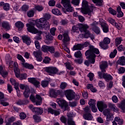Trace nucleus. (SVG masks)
<instances>
[{
    "mask_svg": "<svg viewBox=\"0 0 125 125\" xmlns=\"http://www.w3.org/2000/svg\"><path fill=\"white\" fill-rule=\"evenodd\" d=\"M100 52L98 49L95 48L92 45H90L89 49L87 50L85 53V56H88L89 58V61L86 60L84 62V65H86L87 67L89 66V63L94 64L95 63V58L96 55L95 54H99Z\"/></svg>",
    "mask_w": 125,
    "mask_h": 125,
    "instance_id": "obj_1",
    "label": "nucleus"
},
{
    "mask_svg": "<svg viewBox=\"0 0 125 125\" xmlns=\"http://www.w3.org/2000/svg\"><path fill=\"white\" fill-rule=\"evenodd\" d=\"M36 26L39 29H44L45 30H49L50 24L45 19L43 18H40L36 22Z\"/></svg>",
    "mask_w": 125,
    "mask_h": 125,
    "instance_id": "obj_2",
    "label": "nucleus"
},
{
    "mask_svg": "<svg viewBox=\"0 0 125 125\" xmlns=\"http://www.w3.org/2000/svg\"><path fill=\"white\" fill-rule=\"evenodd\" d=\"M83 8L81 9L82 13L83 14H88L89 16H91L93 14V7L88 6L87 1L84 0L83 1Z\"/></svg>",
    "mask_w": 125,
    "mask_h": 125,
    "instance_id": "obj_3",
    "label": "nucleus"
},
{
    "mask_svg": "<svg viewBox=\"0 0 125 125\" xmlns=\"http://www.w3.org/2000/svg\"><path fill=\"white\" fill-rule=\"evenodd\" d=\"M26 27H27V31L30 32V33H32V34H38L39 36H36L34 39L37 41H40L42 40V37H41V35L42 34V32L41 31H38L37 28H35L33 25L27 23Z\"/></svg>",
    "mask_w": 125,
    "mask_h": 125,
    "instance_id": "obj_4",
    "label": "nucleus"
},
{
    "mask_svg": "<svg viewBox=\"0 0 125 125\" xmlns=\"http://www.w3.org/2000/svg\"><path fill=\"white\" fill-rule=\"evenodd\" d=\"M30 99L32 102L35 103L36 105H41L42 102V99L40 95L37 94L36 97L34 95H31Z\"/></svg>",
    "mask_w": 125,
    "mask_h": 125,
    "instance_id": "obj_5",
    "label": "nucleus"
},
{
    "mask_svg": "<svg viewBox=\"0 0 125 125\" xmlns=\"http://www.w3.org/2000/svg\"><path fill=\"white\" fill-rule=\"evenodd\" d=\"M81 28L83 29H81V33L84 32V37L86 39H87L88 38H92V37H93V35L90 33V32L87 30V29H88L89 28V26L87 25V24H84L82 25L81 26Z\"/></svg>",
    "mask_w": 125,
    "mask_h": 125,
    "instance_id": "obj_6",
    "label": "nucleus"
},
{
    "mask_svg": "<svg viewBox=\"0 0 125 125\" xmlns=\"http://www.w3.org/2000/svg\"><path fill=\"white\" fill-rule=\"evenodd\" d=\"M44 71L48 73L50 76H52V75H56L58 72V69L56 67L50 66L46 67L44 68Z\"/></svg>",
    "mask_w": 125,
    "mask_h": 125,
    "instance_id": "obj_7",
    "label": "nucleus"
},
{
    "mask_svg": "<svg viewBox=\"0 0 125 125\" xmlns=\"http://www.w3.org/2000/svg\"><path fill=\"white\" fill-rule=\"evenodd\" d=\"M98 75L100 79H104L106 82H109L113 80V77L108 73H105L104 72H99Z\"/></svg>",
    "mask_w": 125,
    "mask_h": 125,
    "instance_id": "obj_8",
    "label": "nucleus"
},
{
    "mask_svg": "<svg viewBox=\"0 0 125 125\" xmlns=\"http://www.w3.org/2000/svg\"><path fill=\"white\" fill-rule=\"evenodd\" d=\"M20 87L21 89H22L23 90L25 89V91L23 93V95L25 98H29V96H30V94L31 93V92L30 91V88H29V86H28L27 85H25L23 84H21L20 85Z\"/></svg>",
    "mask_w": 125,
    "mask_h": 125,
    "instance_id": "obj_9",
    "label": "nucleus"
},
{
    "mask_svg": "<svg viewBox=\"0 0 125 125\" xmlns=\"http://www.w3.org/2000/svg\"><path fill=\"white\" fill-rule=\"evenodd\" d=\"M110 111V109H106L104 111V115L106 117V122H110V121H113V119H114V116H113V114L111 113V112Z\"/></svg>",
    "mask_w": 125,
    "mask_h": 125,
    "instance_id": "obj_10",
    "label": "nucleus"
},
{
    "mask_svg": "<svg viewBox=\"0 0 125 125\" xmlns=\"http://www.w3.org/2000/svg\"><path fill=\"white\" fill-rule=\"evenodd\" d=\"M33 55L36 58V60L39 62H42V52L41 50L34 51Z\"/></svg>",
    "mask_w": 125,
    "mask_h": 125,
    "instance_id": "obj_11",
    "label": "nucleus"
},
{
    "mask_svg": "<svg viewBox=\"0 0 125 125\" xmlns=\"http://www.w3.org/2000/svg\"><path fill=\"white\" fill-rule=\"evenodd\" d=\"M57 102L62 108H63V107H64V109H67V108H68V103L66 102V101L62 99H57Z\"/></svg>",
    "mask_w": 125,
    "mask_h": 125,
    "instance_id": "obj_12",
    "label": "nucleus"
},
{
    "mask_svg": "<svg viewBox=\"0 0 125 125\" xmlns=\"http://www.w3.org/2000/svg\"><path fill=\"white\" fill-rule=\"evenodd\" d=\"M62 42H63L64 45H68L70 43V37H69V34L67 32H65L63 34Z\"/></svg>",
    "mask_w": 125,
    "mask_h": 125,
    "instance_id": "obj_13",
    "label": "nucleus"
},
{
    "mask_svg": "<svg viewBox=\"0 0 125 125\" xmlns=\"http://www.w3.org/2000/svg\"><path fill=\"white\" fill-rule=\"evenodd\" d=\"M66 98L69 101L73 100L75 98V95L74 92L72 90H66L65 93Z\"/></svg>",
    "mask_w": 125,
    "mask_h": 125,
    "instance_id": "obj_14",
    "label": "nucleus"
},
{
    "mask_svg": "<svg viewBox=\"0 0 125 125\" xmlns=\"http://www.w3.org/2000/svg\"><path fill=\"white\" fill-rule=\"evenodd\" d=\"M96 101L93 99H90L88 103L89 105L91 107L92 112L94 113H96L97 112V108L96 106V103H95Z\"/></svg>",
    "mask_w": 125,
    "mask_h": 125,
    "instance_id": "obj_15",
    "label": "nucleus"
},
{
    "mask_svg": "<svg viewBox=\"0 0 125 125\" xmlns=\"http://www.w3.org/2000/svg\"><path fill=\"white\" fill-rule=\"evenodd\" d=\"M98 24V23H97V22L94 21L90 25L91 26L92 31H93V32L98 35L100 34V29H99V27L97 26V25Z\"/></svg>",
    "mask_w": 125,
    "mask_h": 125,
    "instance_id": "obj_16",
    "label": "nucleus"
},
{
    "mask_svg": "<svg viewBox=\"0 0 125 125\" xmlns=\"http://www.w3.org/2000/svg\"><path fill=\"white\" fill-rule=\"evenodd\" d=\"M98 109L102 112L104 109L107 108V105L106 104L104 103L103 102H98L97 104Z\"/></svg>",
    "mask_w": 125,
    "mask_h": 125,
    "instance_id": "obj_17",
    "label": "nucleus"
},
{
    "mask_svg": "<svg viewBox=\"0 0 125 125\" xmlns=\"http://www.w3.org/2000/svg\"><path fill=\"white\" fill-rule=\"evenodd\" d=\"M29 83H31L36 86V87H39L40 83L39 81L37 80V79L35 78H30L28 79Z\"/></svg>",
    "mask_w": 125,
    "mask_h": 125,
    "instance_id": "obj_18",
    "label": "nucleus"
},
{
    "mask_svg": "<svg viewBox=\"0 0 125 125\" xmlns=\"http://www.w3.org/2000/svg\"><path fill=\"white\" fill-rule=\"evenodd\" d=\"M50 96L51 97H55V96H57L59 95L61 93V91L59 90H55L53 89H51L50 90Z\"/></svg>",
    "mask_w": 125,
    "mask_h": 125,
    "instance_id": "obj_19",
    "label": "nucleus"
},
{
    "mask_svg": "<svg viewBox=\"0 0 125 125\" xmlns=\"http://www.w3.org/2000/svg\"><path fill=\"white\" fill-rule=\"evenodd\" d=\"M101 70V73H105L106 72V68H108V63L107 62H102V64L100 65Z\"/></svg>",
    "mask_w": 125,
    "mask_h": 125,
    "instance_id": "obj_20",
    "label": "nucleus"
},
{
    "mask_svg": "<svg viewBox=\"0 0 125 125\" xmlns=\"http://www.w3.org/2000/svg\"><path fill=\"white\" fill-rule=\"evenodd\" d=\"M22 40L23 41V42L27 45H30V44H31V42H32L31 39H30V37L28 36H22Z\"/></svg>",
    "mask_w": 125,
    "mask_h": 125,
    "instance_id": "obj_21",
    "label": "nucleus"
},
{
    "mask_svg": "<svg viewBox=\"0 0 125 125\" xmlns=\"http://www.w3.org/2000/svg\"><path fill=\"white\" fill-rule=\"evenodd\" d=\"M33 112L35 113L37 115H42V113H43V109L42 107H35L33 109H32Z\"/></svg>",
    "mask_w": 125,
    "mask_h": 125,
    "instance_id": "obj_22",
    "label": "nucleus"
},
{
    "mask_svg": "<svg viewBox=\"0 0 125 125\" xmlns=\"http://www.w3.org/2000/svg\"><path fill=\"white\" fill-rule=\"evenodd\" d=\"M67 6H64V7L66 9V11L64 10V8H62V11L64 13L66 12H73L74 11V8L71 6V4H68V5H66Z\"/></svg>",
    "mask_w": 125,
    "mask_h": 125,
    "instance_id": "obj_23",
    "label": "nucleus"
},
{
    "mask_svg": "<svg viewBox=\"0 0 125 125\" xmlns=\"http://www.w3.org/2000/svg\"><path fill=\"white\" fill-rule=\"evenodd\" d=\"M5 61L7 62V64H8L9 65V67L10 68H12V66H11V64L13 63V61H11V58H10V56H9V54H7L5 57Z\"/></svg>",
    "mask_w": 125,
    "mask_h": 125,
    "instance_id": "obj_24",
    "label": "nucleus"
},
{
    "mask_svg": "<svg viewBox=\"0 0 125 125\" xmlns=\"http://www.w3.org/2000/svg\"><path fill=\"white\" fill-rule=\"evenodd\" d=\"M2 27L7 31L10 30V24L7 21H4L2 22Z\"/></svg>",
    "mask_w": 125,
    "mask_h": 125,
    "instance_id": "obj_25",
    "label": "nucleus"
},
{
    "mask_svg": "<svg viewBox=\"0 0 125 125\" xmlns=\"http://www.w3.org/2000/svg\"><path fill=\"white\" fill-rule=\"evenodd\" d=\"M83 117L84 120H86L87 121H92L93 119V116L90 113H85L83 115Z\"/></svg>",
    "mask_w": 125,
    "mask_h": 125,
    "instance_id": "obj_26",
    "label": "nucleus"
},
{
    "mask_svg": "<svg viewBox=\"0 0 125 125\" xmlns=\"http://www.w3.org/2000/svg\"><path fill=\"white\" fill-rule=\"evenodd\" d=\"M0 74L3 78H5V77L7 76L8 73H7V71L4 70L2 66H0Z\"/></svg>",
    "mask_w": 125,
    "mask_h": 125,
    "instance_id": "obj_27",
    "label": "nucleus"
},
{
    "mask_svg": "<svg viewBox=\"0 0 125 125\" xmlns=\"http://www.w3.org/2000/svg\"><path fill=\"white\" fill-rule=\"evenodd\" d=\"M108 107L110 109L113 110L114 112H119V108L114 104L109 103H108Z\"/></svg>",
    "mask_w": 125,
    "mask_h": 125,
    "instance_id": "obj_28",
    "label": "nucleus"
},
{
    "mask_svg": "<svg viewBox=\"0 0 125 125\" xmlns=\"http://www.w3.org/2000/svg\"><path fill=\"white\" fill-rule=\"evenodd\" d=\"M83 48V44H77L73 46V50H82Z\"/></svg>",
    "mask_w": 125,
    "mask_h": 125,
    "instance_id": "obj_29",
    "label": "nucleus"
},
{
    "mask_svg": "<svg viewBox=\"0 0 125 125\" xmlns=\"http://www.w3.org/2000/svg\"><path fill=\"white\" fill-rule=\"evenodd\" d=\"M34 9L38 12H41L43 10L44 7L42 5H34Z\"/></svg>",
    "mask_w": 125,
    "mask_h": 125,
    "instance_id": "obj_30",
    "label": "nucleus"
},
{
    "mask_svg": "<svg viewBox=\"0 0 125 125\" xmlns=\"http://www.w3.org/2000/svg\"><path fill=\"white\" fill-rule=\"evenodd\" d=\"M67 123L68 125H76V123H75V121L73 120V118L71 117L70 116H68Z\"/></svg>",
    "mask_w": 125,
    "mask_h": 125,
    "instance_id": "obj_31",
    "label": "nucleus"
},
{
    "mask_svg": "<svg viewBox=\"0 0 125 125\" xmlns=\"http://www.w3.org/2000/svg\"><path fill=\"white\" fill-rule=\"evenodd\" d=\"M16 26L18 28L19 30L20 31H21L24 27V23H23L21 21H18L16 23Z\"/></svg>",
    "mask_w": 125,
    "mask_h": 125,
    "instance_id": "obj_32",
    "label": "nucleus"
},
{
    "mask_svg": "<svg viewBox=\"0 0 125 125\" xmlns=\"http://www.w3.org/2000/svg\"><path fill=\"white\" fill-rule=\"evenodd\" d=\"M119 108L122 109L123 111L125 110V100H123L121 101L120 104H118Z\"/></svg>",
    "mask_w": 125,
    "mask_h": 125,
    "instance_id": "obj_33",
    "label": "nucleus"
},
{
    "mask_svg": "<svg viewBox=\"0 0 125 125\" xmlns=\"http://www.w3.org/2000/svg\"><path fill=\"white\" fill-rule=\"evenodd\" d=\"M101 26L103 28L104 33H108L109 32V26L108 24L104 23V24H102Z\"/></svg>",
    "mask_w": 125,
    "mask_h": 125,
    "instance_id": "obj_34",
    "label": "nucleus"
},
{
    "mask_svg": "<svg viewBox=\"0 0 125 125\" xmlns=\"http://www.w3.org/2000/svg\"><path fill=\"white\" fill-rule=\"evenodd\" d=\"M22 66L26 69H29V70H32V69L34 68V65L26 62H24L23 64H22Z\"/></svg>",
    "mask_w": 125,
    "mask_h": 125,
    "instance_id": "obj_35",
    "label": "nucleus"
},
{
    "mask_svg": "<svg viewBox=\"0 0 125 125\" xmlns=\"http://www.w3.org/2000/svg\"><path fill=\"white\" fill-rule=\"evenodd\" d=\"M118 63L120 64V65H121L122 66L125 65V57L124 56L120 57L118 60Z\"/></svg>",
    "mask_w": 125,
    "mask_h": 125,
    "instance_id": "obj_36",
    "label": "nucleus"
},
{
    "mask_svg": "<svg viewBox=\"0 0 125 125\" xmlns=\"http://www.w3.org/2000/svg\"><path fill=\"white\" fill-rule=\"evenodd\" d=\"M82 25H84V24H80V26H79V27H76L75 26H74L73 27H72V31L73 32V33H75L76 32H78V31H80L81 32V30H83V28H82L81 27V26Z\"/></svg>",
    "mask_w": 125,
    "mask_h": 125,
    "instance_id": "obj_37",
    "label": "nucleus"
},
{
    "mask_svg": "<svg viewBox=\"0 0 125 125\" xmlns=\"http://www.w3.org/2000/svg\"><path fill=\"white\" fill-rule=\"evenodd\" d=\"M17 59L21 61V65L23 64L25 62V59H24V58L20 55V54H18L17 57Z\"/></svg>",
    "mask_w": 125,
    "mask_h": 125,
    "instance_id": "obj_38",
    "label": "nucleus"
},
{
    "mask_svg": "<svg viewBox=\"0 0 125 125\" xmlns=\"http://www.w3.org/2000/svg\"><path fill=\"white\" fill-rule=\"evenodd\" d=\"M34 9L33 10H30L27 12V15L28 17H34V15H35V11H34Z\"/></svg>",
    "mask_w": 125,
    "mask_h": 125,
    "instance_id": "obj_39",
    "label": "nucleus"
},
{
    "mask_svg": "<svg viewBox=\"0 0 125 125\" xmlns=\"http://www.w3.org/2000/svg\"><path fill=\"white\" fill-rule=\"evenodd\" d=\"M114 120L116 122H117V124H118V125H123V124H124V120H123V119H121V118H120V117H115Z\"/></svg>",
    "mask_w": 125,
    "mask_h": 125,
    "instance_id": "obj_40",
    "label": "nucleus"
},
{
    "mask_svg": "<svg viewBox=\"0 0 125 125\" xmlns=\"http://www.w3.org/2000/svg\"><path fill=\"white\" fill-rule=\"evenodd\" d=\"M52 12L53 14H55V15H61V12L58 9H53L52 10Z\"/></svg>",
    "mask_w": 125,
    "mask_h": 125,
    "instance_id": "obj_41",
    "label": "nucleus"
},
{
    "mask_svg": "<svg viewBox=\"0 0 125 125\" xmlns=\"http://www.w3.org/2000/svg\"><path fill=\"white\" fill-rule=\"evenodd\" d=\"M108 44L104 43V42H100V46L103 48V49H107L108 48Z\"/></svg>",
    "mask_w": 125,
    "mask_h": 125,
    "instance_id": "obj_42",
    "label": "nucleus"
},
{
    "mask_svg": "<svg viewBox=\"0 0 125 125\" xmlns=\"http://www.w3.org/2000/svg\"><path fill=\"white\" fill-rule=\"evenodd\" d=\"M82 52H81V51H78L74 54V56L76 58H82L83 57H82Z\"/></svg>",
    "mask_w": 125,
    "mask_h": 125,
    "instance_id": "obj_43",
    "label": "nucleus"
},
{
    "mask_svg": "<svg viewBox=\"0 0 125 125\" xmlns=\"http://www.w3.org/2000/svg\"><path fill=\"white\" fill-rule=\"evenodd\" d=\"M118 53V51H117V49H114L113 52H111V53L109 55V57L110 58H114L117 54Z\"/></svg>",
    "mask_w": 125,
    "mask_h": 125,
    "instance_id": "obj_44",
    "label": "nucleus"
},
{
    "mask_svg": "<svg viewBox=\"0 0 125 125\" xmlns=\"http://www.w3.org/2000/svg\"><path fill=\"white\" fill-rule=\"evenodd\" d=\"M49 83V82L48 81H42L41 83V85L42 87H46L48 86Z\"/></svg>",
    "mask_w": 125,
    "mask_h": 125,
    "instance_id": "obj_45",
    "label": "nucleus"
},
{
    "mask_svg": "<svg viewBox=\"0 0 125 125\" xmlns=\"http://www.w3.org/2000/svg\"><path fill=\"white\" fill-rule=\"evenodd\" d=\"M67 85H68V84L66 82H62L61 83L60 87L61 89H65L67 87Z\"/></svg>",
    "mask_w": 125,
    "mask_h": 125,
    "instance_id": "obj_46",
    "label": "nucleus"
},
{
    "mask_svg": "<svg viewBox=\"0 0 125 125\" xmlns=\"http://www.w3.org/2000/svg\"><path fill=\"white\" fill-rule=\"evenodd\" d=\"M62 3L63 6H67L70 4V0H62Z\"/></svg>",
    "mask_w": 125,
    "mask_h": 125,
    "instance_id": "obj_47",
    "label": "nucleus"
},
{
    "mask_svg": "<svg viewBox=\"0 0 125 125\" xmlns=\"http://www.w3.org/2000/svg\"><path fill=\"white\" fill-rule=\"evenodd\" d=\"M121 42H122L121 38H117L115 39V45L116 46H118L119 44H121Z\"/></svg>",
    "mask_w": 125,
    "mask_h": 125,
    "instance_id": "obj_48",
    "label": "nucleus"
},
{
    "mask_svg": "<svg viewBox=\"0 0 125 125\" xmlns=\"http://www.w3.org/2000/svg\"><path fill=\"white\" fill-rule=\"evenodd\" d=\"M49 46L44 45L42 47V50L43 52H48Z\"/></svg>",
    "mask_w": 125,
    "mask_h": 125,
    "instance_id": "obj_49",
    "label": "nucleus"
},
{
    "mask_svg": "<svg viewBox=\"0 0 125 125\" xmlns=\"http://www.w3.org/2000/svg\"><path fill=\"white\" fill-rule=\"evenodd\" d=\"M33 118L36 123H40V122H41V121H42V119H41V117L40 116H38L37 115L33 116Z\"/></svg>",
    "mask_w": 125,
    "mask_h": 125,
    "instance_id": "obj_50",
    "label": "nucleus"
},
{
    "mask_svg": "<svg viewBox=\"0 0 125 125\" xmlns=\"http://www.w3.org/2000/svg\"><path fill=\"white\" fill-rule=\"evenodd\" d=\"M51 59L48 57H45L44 59L43 60V62L45 63V64H49L50 61Z\"/></svg>",
    "mask_w": 125,
    "mask_h": 125,
    "instance_id": "obj_51",
    "label": "nucleus"
},
{
    "mask_svg": "<svg viewBox=\"0 0 125 125\" xmlns=\"http://www.w3.org/2000/svg\"><path fill=\"white\" fill-rule=\"evenodd\" d=\"M50 17H51V16H50V14H49L45 13L43 15V18H44L46 21L49 20V19H50Z\"/></svg>",
    "mask_w": 125,
    "mask_h": 125,
    "instance_id": "obj_52",
    "label": "nucleus"
},
{
    "mask_svg": "<svg viewBox=\"0 0 125 125\" xmlns=\"http://www.w3.org/2000/svg\"><path fill=\"white\" fill-rule=\"evenodd\" d=\"M48 51L50 52V53H54V51H55V48L53 46H49Z\"/></svg>",
    "mask_w": 125,
    "mask_h": 125,
    "instance_id": "obj_53",
    "label": "nucleus"
},
{
    "mask_svg": "<svg viewBox=\"0 0 125 125\" xmlns=\"http://www.w3.org/2000/svg\"><path fill=\"white\" fill-rule=\"evenodd\" d=\"M103 42H104V43H105V44H109V43L111 42V40H110L109 38L106 37L104 38Z\"/></svg>",
    "mask_w": 125,
    "mask_h": 125,
    "instance_id": "obj_54",
    "label": "nucleus"
},
{
    "mask_svg": "<svg viewBox=\"0 0 125 125\" xmlns=\"http://www.w3.org/2000/svg\"><path fill=\"white\" fill-rule=\"evenodd\" d=\"M108 11H109V13L112 15H116V14H117V11L113 9L111 7L109 8Z\"/></svg>",
    "mask_w": 125,
    "mask_h": 125,
    "instance_id": "obj_55",
    "label": "nucleus"
},
{
    "mask_svg": "<svg viewBox=\"0 0 125 125\" xmlns=\"http://www.w3.org/2000/svg\"><path fill=\"white\" fill-rule=\"evenodd\" d=\"M26 79H27V74L24 73L20 75V80H21V81L26 80Z\"/></svg>",
    "mask_w": 125,
    "mask_h": 125,
    "instance_id": "obj_56",
    "label": "nucleus"
},
{
    "mask_svg": "<svg viewBox=\"0 0 125 125\" xmlns=\"http://www.w3.org/2000/svg\"><path fill=\"white\" fill-rule=\"evenodd\" d=\"M83 58H80V59L74 60V62L77 64H82V63H83Z\"/></svg>",
    "mask_w": 125,
    "mask_h": 125,
    "instance_id": "obj_57",
    "label": "nucleus"
},
{
    "mask_svg": "<svg viewBox=\"0 0 125 125\" xmlns=\"http://www.w3.org/2000/svg\"><path fill=\"white\" fill-rule=\"evenodd\" d=\"M27 117V115H26V114L24 112H21L20 114V118L21 120H24V119H26Z\"/></svg>",
    "mask_w": 125,
    "mask_h": 125,
    "instance_id": "obj_58",
    "label": "nucleus"
},
{
    "mask_svg": "<svg viewBox=\"0 0 125 125\" xmlns=\"http://www.w3.org/2000/svg\"><path fill=\"white\" fill-rule=\"evenodd\" d=\"M87 77L89 78L90 81H93V78H94V74L91 72L89 73L87 75Z\"/></svg>",
    "mask_w": 125,
    "mask_h": 125,
    "instance_id": "obj_59",
    "label": "nucleus"
},
{
    "mask_svg": "<svg viewBox=\"0 0 125 125\" xmlns=\"http://www.w3.org/2000/svg\"><path fill=\"white\" fill-rule=\"evenodd\" d=\"M60 120L62 122L63 124H65L66 125L67 124V118L65 117L64 116H62L60 118Z\"/></svg>",
    "mask_w": 125,
    "mask_h": 125,
    "instance_id": "obj_60",
    "label": "nucleus"
},
{
    "mask_svg": "<svg viewBox=\"0 0 125 125\" xmlns=\"http://www.w3.org/2000/svg\"><path fill=\"white\" fill-rule=\"evenodd\" d=\"M77 104L78 103L76 101L69 102V106H70V107H76Z\"/></svg>",
    "mask_w": 125,
    "mask_h": 125,
    "instance_id": "obj_61",
    "label": "nucleus"
},
{
    "mask_svg": "<svg viewBox=\"0 0 125 125\" xmlns=\"http://www.w3.org/2000/svg\"><path fill=\"white\" fill-rule=\"evenodd\" d=\"M66 67L68 70H73L74 67L71 66V63L70 62L65 63Z\"/></svg>",
    "mask_w": 125,
    "mask_h": 125,
    "instance_id": "obj_62",
    "label": "nucleus"
},
{
    "mask_svg": "<svg viewBox=\"0 0 125 125\" xmlns=\"http://www.w3.org/2000/svg\"><path fill=\"white\" fill-rule=\"evenodd\" d=\"M112 100L113 101V102H114V103H118L119 100L118 99V97H117L116 96H113L112 97Z\"/></svg>",
    "mask_w": 125,
    "mask_h": 125,
    "instance_id": "obj_63",
    "label": "nucleus"
},
{
    "mask_svg": "<svg viewBox=\"0 0 125 125\" xmlns=\"http://www.w3.org/2000/svg\"><path fill=\"white\" fill-rule=\"evenodd\" d=\"M8 122L6 123V125H11L10 123H13V122H14V118L13 117H11L8 119Z\"/></svg>",
    "mask_w": 125,
    "mask_h": 125,
    "instance_id": "obj_64",
    "label": "nucleus"
}]
</instances>
